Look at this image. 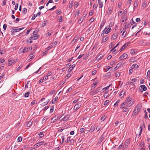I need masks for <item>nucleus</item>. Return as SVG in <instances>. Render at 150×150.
I'll return each instance as SVG.
<instances>
[{"mask_svg":"<svg viewBox=\"0 0 150 150\" xmlns=\"http://www.w3.org/2000/svg\"><path fill=\"white\" fill-rule=\"evenodd\" d=\"M141 108V107L139 104H138L134 109L133 112V115H135L137 114L139 112Z\"/></svg>","mask_w":150,"mask_h":150,"instance_id":"obj_1","label":"nucleus"},{"mask_svg":"<svg viewBox=\"0 0 150 150\" xmlns=\"http://www.w3.org/2000/svg\"><path fill=\"white\" fill-rule=\"evenodd\" d=\"M55 117L52 118L51 119V123H54L56 122L58 119V117H57V118H55Z\"/></svg>","mask_w":150,"mask_h":150,"instance_id":"obj_12","label":"nucleus"},{"mask_svg":"<svg viewBox=\"0 0 150 150\" xmlns=\"http://www.w3.org/2000/svg\"><path fill=\"white\" fill-rule=\"evenodd\" d=\"M135 53V51L134 50L132 49L131 50V54H134Z\"/></svg>","mask_w":150,"mask_h":150,"instance_id":"obj_60","label":"nucleus"},{"mask_svg":"<svg viewBox=\"0 0 150 150\" xmlns=\"http://www.w3.org/2000/svg\"><path fill=\"white\" fill-rule=\"evenodd\" d=\"M128 57V55L125 53H124L123 54L120 56L119 58V59L121 60L125 59Z\"/></svg>","mask_w":150,"mask_h":150,"instance_id":"obj_5","label":"nucleus"},{"mask_svg":"<svg viewBox=\"0 0 150 150\" xmlns=\"http://www.w3.org/2000/svg\"><path fill=\"white\" fill-rule=\"evenodd\" d=\"M120 101L118 100L114 104V105H115L116 106H118V104L119 103V102Z\"/></svg>","mask_w":150,"mask_h":150,"instance_id":"obj_59","label":"nucleus"},{"mask_svg":"<svg viewBox=\"0 0 150 150\" xmlns=\"http://www.w3.org/2000/svg\"><path fill=\"white\" fill-rule=\"evenodd\" d=\"M147 88L145 85H142L140 86L139 88V92L142 93L143 91H145L147 90Z\"/></svg>","mask_w":150,"mask_h":150,"instance_id":"obj_2","label":"nucleus"},{"mask_svg":"<svg viewBox=\"0 0 150 150\" xmlns=\"http://www.w3.org/2000/svg\"><path fill=\"white\" fill-rule=\"evenodd\" d=\"M129 62H135V61L134 60V58L132 57L130 58L129 60Z\"/></svg>","mask_w":150,"mask_h":150,"instance_id":"obj_49","label":"nucleus"},{"mask_svg":"<svg viewBox=\"0 0 150 150\" xmlns=\"http://www.w3.org/2000/svg\"><path fill=\"white\" fill-rule=\"evenodd\" d=\"M99 5V8H102L103 6V2L101 3H98Z\"/></svg>","mask_w":150,"mask_h":150,"instance_id":"obj_51","label":"nucleus"},{"mask_svg":"<svg viewBox=\"0 0 150 150\" xmlns=\"http://www.w3.org/2000/svg\"><path fill=\"white\" fill-rule=\"evenodd\" d=\"M130 42L129 41L124 45L122 47L121 49L119 50V51H120V52H121V51L125 49L128 46V45L130 44Z\"/></svg>","mask_w":150,"mask_h":150,"instance_id":"obj_3","label":"nucleus"},{"mask_svg":"<svg viewBox=\"0 0 150 150\" xmlns=\"http://www.w3.org/2000/svg\"><path fill=\"white\" fill-rule=\"evenodd\" d=\"M54 106H52L51 107L50 110V113H51L53 111Z\"/></svg>","mask_w":150,"mask_h":150,"instance_id":"obj_47","label":"nucleus"},{"mask_svg":"<svg viewBox=\"0 0 150 150\" xmlns=\"http://www.w3.org/2000/svg\"><path fill=\"white\" fill-rule=\"evenodd\" d=\"M106 118L105 116V115L103 116L101 119V120H102L103 121H104Z\"/></svg>","mask_w":150,"mask_h":150,"instance_id":"obj_50","label":"nucleus"},{"mask_svg":"<svg viewBox=\"0 0 150 150\" xmlns=\"http://www.w3.org/2000/svg\"><path fill=\"white\" fill-rule=\"evenodd\" d=\"M95 127L94 126H92L90 129L89 132H93L95 129Z\"/></svg>","mask_w":150,"mask_h":150,"instance_id":"obj_18","label":"nucleus"},{"mask_svg":"<svg viewBox=\"0 0 150 150\" xmlns=\"http://www.w3.org/2000/svg\"><path fill=\"white\" fill-rule=\"evenodd\" d=\"M132 101L131 98L130 97H128L125 100V102L126 103H129Z\"/></svg>","mask_w":150,"mask_h":150,"instance_id":"obj_21","label":"nucleus"},{"mask_svg":"<svg viewBox=\"0 0 150 150\" xmlns=\"http://www.w3.org/2000/svg\"><path fill=\"white\" fill-rule=\"evenodd\" d=\"M47 23V21H44L43 22V23L42 24V26L43 27H44L46 25V23Z\"/></svg>","mask_w":150,"mask_h":150,"instance_id":"obj_46","label":"nucleus"},{"mask_svg":"<svg viewBox=\"0 0 150 150\" xmlns=\"http://www.w3.org/2000/svg\"><path fill=\"white\" fill-rule=\"evenodd\" d=\"M8 66H10L11 65L13 64V61L12 60H8Z\"/></svg>","mask_w":150,"mask_h":150,"instance_id":"obj_36","label":"nucleus"},{"mask_svg":"<svg viewBox=\"0 0 150 150\" xmlns=\"http://www.w3.org/2000/svg\"><path fill=\"white\" fill-rule=\"evenodd\" d=\"M144 112L145 113V114L144 116V118L145 119H149V118L148 117V115H147V113L146 111V110H144Z\"/></svg>","mask_w":150,"mask_h":150,"instance_id":"obj_33","label":"nucleus"},{"mask_svg":"<svg viewBox=\"0 0 150 150\" xmlns=\"http://www.w3.org/2000/svg\"><path fill=\"white\" fill-rule=\"evenodd\" d=\"M130 143V139H127L125 142V147H127Z\"/></svg>","mask_w":150,"mask_h":150,"instance_id":"obj_17","label":"nucleus"},{"mask_svg":"<svg viewBox=\"0 0 150 150\" xmlns=\"http://www.w3.org/2000/svg\"><path fill=\"white\" fill-rule=\"evenodd\" d=\"M38 135H39V137L40 138H41L44 136L43 134V132H40L38 134Z\"/></svg>","mask_w":150,"mask_h":150,"instance_id":"obj_35","label":"nucleus"},{"mask_svg":"<svg viewBox=\"0 0 150 150\" xmlns=\"http://www.w3.org/2000/svg\"><path fill=\"white\" fill-rule=\"evenodd\" d=\"M81 107V105L80 103H79L75 105L74 107V109L75 110H77L79 108Z\"/></svg>","mask_w":150,"mask_h":150,"instance_id":"obj_6","label":"nucleus"},{"mask_svg":"<svg viewBox=\"0 0 150 150\" xmlns=\"http://www.w3.org/2000/svg\"><path fill=\"white\" fill-rule=\"evenodd\" d=\"M84 131V129L83 128H81L80 129V132L82 133Z\"/></svg>","mask_w":150,"mask_h":150,"instance_id":"obj_62","label":"nucleus"},{"mask_svg":"<svg viewBox=\"0 0 150 150\" xmlns=\"http://www.w3.org/2000/svg\"><path fill=\"white\" fill-rule=\"evenodd\" d=\"M103 137L102 136H101L98 141V142L99 143H100L102 142L103 140Z\"/></svg>","mask_w":150,"mask_h":150,"instance_id":"obj_38","label":"nucleus"},{"mask_svg":"<svg viewBox=\"0 0 150 150\" xmlns=\"http://www.w3.org/2000/svg\"><path fill=\"white\" fill-rule=\"evenodd\" d=\"M24 28H18V29H14L12 30V32H18L21 30H22V29H24Z\"/></svg>","mask_w":150,"mask_h":150,"instance_id":"obj_15","label":"nucleus"},{"mask_svg":"<svg viewBox=\"0 0 150 150\" xmlns=\"http://www.w3.org/2000/svg\"><path fill=\"white\" fill-rule=\"evenodd\" d=\"M58 99V97L57 96L54 99H53L52 100V104L55 103L56 102L57 100Z\"/></svg>","mask_w":150,"mask_h":150,"instance_id":"obj_26","label":"nucleus"},{"mask_svg":"<svg viewBox=\"0 0 150 150\" xmlns=\"http://www.w3.org/2000/svg\"><path fill=\"white\" fill-rule=\"evenodd\" d=\"M7 27L6 24H5L3 25V28L4 30H6Z\"/></svg>","mask_w":150,"mask_h":150,"instance_id":"obj_58","label":"nucleus"},{"mask_svg":"<svg viewBox=\"0 0 150 150\" xmlns=\"http://www.w3.org/2000/svg\"><path fill=\"white\" fill-rule=\"evenodd\" d=\"M130 26V24L129 23L126 24L125 26V28L127 29L129 28Z\"/></svg>","mask_w":150,"mask_h":150,"instance_id":"obj_41","label":"nucleus"},{"mask_svg":"<svg viewBox=\"0 0 150 150\" xmlns=\"http://www.w3.org/2000/svg\"><path fill=\"white\" fill-rule=\"evenodd\" d=\"M107 38V35H106L104 37L102 40V42H104L107 41L108 39Z\"/></svg>","mask_w":150,"mask_h":150,"instance_id":"obj_28","label":"nucleus"},{"mask_svg":"<svg viewBox=\"0 0 150 150\" xmlns=\"http://www.w3.org/2000/svg\"><path fill=\"white\" fill-rule=\"evenodd\" d=\"M120 75V73L119 72H116L115 74V76L116 77H119Z\"/></svg>","mask_w":150,"mask_h":150,"instance_id":"obj_43","label":"nucleus"},{"mask_svg":"<svg viewBox=\"0 0 150 150\" xmlns=\"http://www.w3.org/2000/svg\"><path fill=\"white\" fill-rule=\"evenodd\" d=\"M0 62L1 63L2 65H4L5 64V60L2 58H0Z\"/></svg>","mask_w":150,"mask_h":150,"instance_id":"obj_22","label":"nucleus"},{"mask_svg":"<svg viewBox=\"0 0 150 150\" xmlns=\"http://www.w3.org/2000/svg\"><path fill=\"white\" fill-rule=\"evenodd\" d=\"M48 101L47 102H44L43 103H42V105L43 106H45L47 105V104H48V102H49L50 101V100H48Z\"/></svg>","mask_w":150,"mask_h":150,"instance_id":"obj_45","label":"nucleus"},{"mask_svg":"<svg viewBox=\"0 0 150 150\" xmlns=\"http://www.w3.org/2000/svg\"><path fill=\"white\" fill-rule=\"evenodd\" d=\"M18 4H16V6H15L14 9L15 10H17L18 9Z\"/></svg>","mask_w":150,"mask_h":150,"instance_id":"obj_57","label":"nucleus"},{"mask_svg":"<svg viewBox=\"0 0 150 150\" xmlns=\"http://www.w3.org/2000/svg\"><path fill=\"white\" fill-rule=\"evenodd\" d=\"M126 84L127 85H130L131 86V87L132 88H133L135 86V85L134 84V83L133 82H127V83Z\"/></svg>","mask_w":150,"mask_h":150,"instance_id":"obj_7","label":"nucleus"},{"mask_svg":"<svg viewBox=\"0 0 150 150\" xmlns=\"http://www.w3.org/2000/svg\"><path fill=\"white\" fill-rule=\"evenodd\" d=\"M97 72V71L96 70L93 71L92 72V75H95L96 74Z\"/></svg>","mask_w":150,"mask_h":150,"instance_id":"obj_54","label":"nucleus"},{"mask_svg":"<svg viewBox=\"0 0 150 150\" xmlns=\"http://www.w3.org/2000/svg\"><path fill=\"white\" fill-rule=\"evenodd\" d=\"M118 37V33H115L113 34L112 36V40H115Z\"/></svg>","mask_w":150,"mask_h":150,"instance_id":"obj_10","label":"nucleus"},{"mask_svg":"<svg viewBox=\"0 0 150 150\" xmlns=\"http://www.w3.org/2000/svg\"><path fill=\"white\" fill-rule=\"evenodd\" d=\"M147 5L146 2H144L142 4V7L143 9H144L146 7Z\"/></svg>","mask_w":150,"mask_h":150,"instance_id":"obj_27","label":"nucleus"},{"mask_svg":"<svg viewBox=\"0 0 150 150\" xmlns=\"http://www.w3.org/2000/svg\"><path fill=\"white\" fill-rule=\"evenodd\" d=\"M30 47H25L24 49L23 50V53H25L26 52H27L29 50H30Z\"/></svg>","mask_w":150,"mask_h":150,"instance_id":"obj_19","label":"nucleus"},{"mask_svg":"<svg viewBox=\"0 0 150 150\" xmlns=\"http://www.w3.org/2000/svg\"><path fill=\"white\" fill-rule=\"evenodd\" d=\"M109 101L108 100H107L105 101L104 103V105H107L109 103Z\"/></svg>","mask_w":150,"mask_h":150,"instance_id":"obj_42","label":"nucleus"},{"mask_svg":"<svg viewBox=\"0 0 150 150\" xmlns=\"http://www.w3.org/2000/svg\"><path fill=\"white\" fill-rule=\"evenodd\" d=\"M134 102L133 101H131L129 103H127V106H130L133 104Z\"/></svg>","mask_w":150,"mask_h":150,"instance_id":"obj_25","label":"nucleus"},{"mask_svg":"<svg viewBox=\"0 0 150 150\" xmlns=\"http://www.w3.org/2000/svg\"><path fill=\"white\" fill-rule=\"evenodd\" d=\"M55 93V90H53L51 91L50 95H52L54 93Z\"/></svg>","mask_w":150,"mask_h":150,"instance_id":"obj_63","label":"nucleus"},{"mask_svg":"<svg viewBox=\"0 0 150 150\" xmlns=\"http://www.w3.org/2000/svg\"><path fill=\"white\" fill-rule=\"evenodd\" d=\"M141 124L140 126V131L141 132H142L143 129L145 127V122L144 121L142 120L141 122Z\"/></svg>","mask_w":150,"mask_h":150,"instance_id":"obj_4","label":"nucleus"},{"mask_svg":"<svg viewBox=\"0 0 150 150\" xmlns=\"http://www.w3.org/2000/svg\"><path fill=\"white\" fill-rule=\"evenodd\" d=\"M53 32H49L47 33L46 34V36L47 37H48L49 36H50L51 34Z\"/></svg>","mask_w":150,"mask_h":150,"instance_id":"obj_34","label":"nucleus"},{"mask_svg":"<svg viewBox=\"0 0 150 150\" xmlns=\"http://www.w3.org/2000/svg\"><path fill=\"white\" fill-rule=\"evenodd\" d=\"M97 83L95 82L94 83L92 86V87L93 88H94L97 85Z\"/></svg>","mask_w":150,"mask_h":150,"instance_id":"obj_39","label":"nucleus"},{"mask_svg":"<svg viewBox=\"0 0 150 150\" xmlns=\"http://www.w3.org/2000/svg\"><path fill=\"white\" fill-rule=\"evenodd\" d=\"M70 117V115L69 114L67 115L66 116L64 117L62 119V120H63L64 121H67L69 118Z\"/></svg>","mask_w":150,"mask_h":150,"instance_id":"obj_11","label":"nucleus"},{"mask_svg":"<svg viewBox=\"0 0 150 150\" xmlns=\"http://www.w3.org/2000/svg\"><path fill=\"white\" fill-rule=\"evenodd\" d=\"M30 94V92H28L26 93L24 95V96L25 97H28L29 96V94Z\"/></svg>","mask_w":150,"mask_h":150,"instance_id":"obj_40","label":"nucleus"},{"mask_svg":"<svg viewBox=\"0 0 150 150\" xmlns=\"http://www.w3.org/2000/svg\"><path fill=\"white\" fill-rule=\"evenodd\" d=\"M109 8H108L109 10L108 11V12H107V13L108 14H109L110 13H111L112 11V8H111L110 9H109Z\"/></svg>","mask_w":150,"mask_h":150,"instance_id":"obj_48","label":"nucleus"},{"mask_svg":"<svg viewBox=\"0 0 150 150\" xmlns=\"http://www.w3.org/2000/svg\"><path fill=\"white\" fill-rule=\"evenodd\" d=\"M22 140V138L21 137H19L18 138V142H20Z\"/></svg>","mask_w":150,"mask_h":150,"instance_id":"obj_44","label":"nucleus"},{"mask_svg":"<svg viewBox=\"0 0 150 150\" xmlns=\"http://www.w3.org/2000/svg\"><path fill=\"white\" fill-rule=\"evenodd\" d=\"M128 109L127 108H124L122 110L123 112H126L128 110Z\"/></svg>","mask_w":150,"mask_h":150,"instance_id":"obj_53","label":"nucleus"},{"mask_svg":"<svg viewBox=\"0 0 150 150\" xmlns=\"http://www.w3.org/2000/svg\"><path fill=\"white\" fill-rule=\"evenodd\" d=\"M74 1H71L69 3V8H71L73 4Z\"/></svg>","mask_w":150,"mask_h":150,"instance_id":"obj_29","label":"nucleus"},{"mask_svg":"<svg viewBox=\"0 0 150 150\" xmlns=\"http://www.w3.org/2000/svg\"><path fill=\"white\" fill-rule=\"evenodd\" d=\"M70 137H68L66 140H65V142L66 143H68L69 141H70Z\"/></svg>","mask_w":150,"mask_h":150,"instance_id":"obj_55","label":"nucleus"},{"mask_svg":"<svg viewBox=\"0 0 150 150\" xmlns=\"http://www.w3.org/2000/svg\"><path fill=\"white\" fill-rule=\"evenodd\" d=\"M109 86H107L106 87L104 88L100 91L101 93L105 91H108Z\"/></svg>","mask_w":150,"mask_h":150,"instance_id":"obj_16","label":"nucleus"},{"mask_svg":"<svg viewBox=\"0 0 150 150\" xmlns=\"http://www.w3.org/2000/svg\"><path fill=\"white\" fill-rule=\"evenodd\" d=\"M35 100H33V101H32V102L31 103V105H32V106L35 103Z\"/></svg>","mask_w":150,"mask_h":150,"instance_id":"obj_61","label":"nucleus"},{"mask_svg":"<svg viewBox=\"0 0 150 150\" xmlns=\"http://www.w3.org/2000/svg\"><path fill=\"white\" fill-rule=\"evenodd\" d=\"M100 87H99L98 88H97L96 89L95 91L93 92V94H95L97 93H98L100 91Z\"/></svg>","mask_w":150,"mask_h":150,"instance_id":"obj_13","label":"nucleus"},{"mask_svg":"<svg viewBox=\"0 0 150 150\" xmlns=\"http://www.w3.org/2000/svg\"><path fill=\"white\" fill-rule=\"evenodd\" d=\"M38 38V35H35L34 36L31 37L29 39L30 40H35L37 39Z\"/></svg>","mask_w":150,"mask_h":150,"instance_id":"obj_14","label":"nucleus"},{"mask_svg":"<svg viewBox=\"0 0 150 150\" xmlns=\"http://www.w3.org/2000/svg\"><path fill=\"white\" fill-rule=\"evenodd\" d=\"M124 64V63H123V62H121L118 63L117 65V66L118 67H119L123 65Z\"/></svg>","mask_w":150,"mask_h":150,"instance_id":"obj_23","label":"nucleus"},{"mask_svg":"<svg viewBox=\"0 0 150 150\" xmlns=\"http://www.w3.org/2000/svg\"><path fill=\"white\" fill-rule=\"evenodd\" d=\"M98 6V5L97 4H94L93 6V8H97V6Z\"/></svg>","mask_w":150,"mask_h":150,"instance_id":"obj_56","label":"nucleus"},{"mask_svg":"<svg viewBox=\"0 0 150 150\" xmlns=\"http://www.w3.org/2000/svg\"><path fill=\"white\" fill-rule=\"evenodd\" d=\"M53 45H51L49 46L47 48V50H49L50 49H51L52 47L53 46Z\"/></svg>","mask_w":150,"mask_h":150,"instance_id":"obj_52","label":"nucleus"},{"mask_svg":"<svg viewBox=\"0 0 150 150\" xmlns=\"http://www.w3.org/2000/svg\"><path fill=\"white\" fill-rule=\"evenodd\" d=\"M27 11V9L26 8H24L23 9V13L25 14Z\"/></svg>","mask_w":150,"mask_h":150,"instance_id":"obj_37","label":"nucleus"},{"mask_svg":"<svg viewBox=\"0 0 150 150\" xmlns=\"http://www.w3.org/2000/svg\"><path fill=\"white\" fill-rule=\"evenodd\" d=\"M44 142L42 141L41 142H39L37 144H35L34 145V148L35 147H38L40 146H41L43 144V143Z\"/></svg>","mask_w":150,"mask_h":150,"instance_id":"obj_8","label":"nucleus"},{"mask_svg":"<svg viewBox=\"0 0 150 150\" xmlns=\"http://www.w3.org/2000/svg\"><path fill=\"white\" fill-rule=\"evenodd\" d=\"M144 141H141L139 144V146L141 148V149H144Z\"/></svg>","mask_w":150,"mask_h":150,"instance_id":"obj_9","label":"nucleus"},{"mask_svg":"<svg viewBox=\"0 0 150 150\" xmlns=\"http://www.w3.org/2000/svg\"><path fill=\"white\" fill-rule=\"evenodd\" d=\"M127 104L125 102L122 103L121 105L120 106V108L122 109L125 108V105H127Z\"/></svg>","mask_w":150,"mask_h":150,"instance_id":"obj_20","label":"nucleus"},{"mask_svg":"<svg viewBox=\"0 0 150 150\" xmlns=\"http://www.w3.org/2000/svg\"><path fill=\"white\" fill-rule=\"evenodd\" d=\"M81 19L82 17H80L79 19L78 23L79 24H80L81 23L83 20V19L81 20Z\"/></svg>","mask_w":150,"mask_h":150,"instance_id":"obj_32","label":"nucleus"},{"mask_svg":"<svg viewBox=\"0 0 150 150\" xmlns=\"http://www.w3.org/2000/svg\"><path fill=\"white\" fill-rule=\"evenodd\" d=\"M138 65L137 64H133L131 67V68L132 69H133L134 68L137 69L138 68Z\"/></svg>","mask_w":150,"mask_h":150,"instance_id":"obj_24","label":"nucleus"},{"mask_svg":"<svg viewBox=\"0 0 150 150\" xmlns=\"http://www.w3.org/2000/svg\"><path fill=\"white\" fill-rule=\"evenodd\" d=\"M108 91H106L105 93L104 94V97L105 98H107L108 96Z\"/></svg>","mask_w":150,"mask_h":150,"instance_id":"obj_31","label":"nucleus"},{"mask_svg":"<svg viewBox=\"0 0 150 150\" xmlns=\"http://www.w3.org/2000/svg\"><path fill=\"white\" fill-rule=\"evenodd\" d=\"M138 3L137 1H135L134 3V9L136 8H137L138 6Z\"/></svg>","mask_w":150,"mask_h":150,"instance_id":"obj_30","label":"nucleus"},{"mask_svg":"<svg viewBox=\"0 0 150 150\" xmlns=\"http://www.w3.org/2000/svg\"><path fill=\"white\" fill-rule=\"evenodd\" d=\"M36 17L37 16H36V15H35V14H34L33 16H32L31 19L32 20H34L35 19V17Z\"/></svg>","mask_w":150,"mask_h":150,"instance_id":"obj_64","label":"nucleus"}]
</instances>
